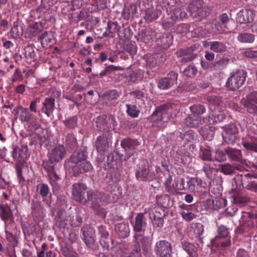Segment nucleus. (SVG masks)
Returning a JSON list of instances; mask_svg holds the SVG:
<instances>
[{
	"label": "nucleus",
	"mask_w": 257,
	"mask_h": 257,
	"mask_svg": "<svg viewBox=\"0 0 257 257\" xmlns=\"http://www.w3.org/2000/svg\"><path fill=\"white\" fill-rule=\"evenodd\" d=\"M210 9L202 0H194L188 7L187 12L190 17L200 21L210 13Z\"/></svg>",
	"instance_id": "f257e3e1"
},
{
	"label": "nucleus",
	"mask_w": 257,
	"mask_h": 257,
	"mask_svg": "<svg viewBox=\"0 0 257 257\" xmlns=\"http://www.w3.org/2000/svg\"><path fill=\"white\" fill-rule=\"evenodd\" d=\"M15 115L22 122H26L28 124L35 127L39 125L38 118L32 113L29 110L23 106H19L14 109Z\"/></svg>",
	"instance_id": "f03ea898"
},
{
	"label": "nucleus",
	"mask_w": 257,
	"mask_h": 257,
	"mask_svg": "<svg viewBox=\"0 0 257 257\" xmlns=\"http://www.w3.org/2000/svg\"><path fill=\"white\" fill-rule=\"evenodd\" d=\"M246 78V73L242 70H238L231 73L226 82L227 87L231 90H235L241 87Z\"/></svg>",
	"instance_id": "7ed1b4c3"
},
{
	"label": "nucleus",
	"mask_w": 257,
	"mask_h": 257,
	"mask_svg": "<svg viewBox=\"0 0 257 257\" xmlns=\"http://www.w3.org/2000/svg\"><path fill=\"white\" fill-rule=\"evenodd\" d=\"M72 195L75 200L84 203L91 199L85 184L82 183H75L73 185Z\"/></svg>",
	"instance_id": "20e7f679"
},
{
	"label": "nucleus",
	"mask_w": 257,
	"mask_h": 257,
	"mask_svg": "<svg viewBox=\"0 0 257 257\" xmlns=\"http://www.w3.org/2000/svg\"><path fill=\"white\" fill-rule=\"evenodd\" d=\"M238 132V128L235 124L226 125L222 132L224 141L228 144H233L237 139Z\"/></svg>",
	"instance_id": "39448f33"
},
{
	"label": "nucleus",
	"mask_w": 257,
	"mask_h": 257,
	"mask_svg": "<svg viewBox=\"0 0 257 257\" xmlns=\"http://www.w3.org/2000/svg\"><path fill=\"white\" fill-rule=\"evenodd\" d=\"M82 233V238L86 246L89 248H92L95 242V231L91 226H84L81 228Z\"/></svg>",
	"instance_id": "423d86ee"
},
{
	"label": "nucleus",
	"mask_w": 257,
	"mask_h": 257,
	"mask_svg": "<svg viewBox=\"0 0 257 257\" xmlns=\"http://www.w3.org/2000/svg\"><path fill=\"white\" fill-rule=\"evenodd\" d=\"M139 169L136 173L137 178L143 181L152 180L153 175L150 172L148 162L146 161H142L139 164Z\"/></svg>",
	"instance_id": "0eeeda50"
},
{
	"label": "nucleus",
	"mask_w": 257,
	"mask_h": 257,
	"mask_svg": "<svg viewBox=\"0 0 257 257\" xmlns=\"http://www.w3.org/2000/svg\"><path fill=\"white\" fill-rule=\"evenodd\" d=\"M82 222V218L78 215L69 216V222H66L65 219L63 220L60 217L57 220V224L61 227L69 228V227H76L80 226Z\"/></svg>",
	"instance_id": "6e6552de"
},
{
	"label": "nucleus",
	"mask_w": 257,
	"mask_h": 257,
	"mask_svg": "<svg viewBox=\"0 0 257 257\" xmlns=\"http://www.w3.org/2000/svg\"><path fill=\"white\" fill-rule=\"evenodd\" d=\"M140 145L137 140L125 139L122 141L121 146L125 152L127 159L132 156L136 152L137 148Z\"/></svg>",
	"instance_id": "1a4fd4ad"
},
{
	"label": "nucleus",
	"mask_w": 257,
	"mask_h": 257,
	"mask_svg": "<svg viewBox=\"0 0 257 257\" xmlns=\"http://www.w3.org/2000/svg\"><path fill=\"white\" fill-rule=\"evenodd\" d=\"M230 18V17L226 13H223L220 15L215 20V29L218 33H223L227 29Z\"/></svg>",
	"instance_id": "9d476101"
},
{
	"label": "nucleus",
	"mask_w": 257,
	"mask_h": 257,
	"mask_svg": "<svg viewBox=\"0 0 257 257\" xmlns=\"http://www.w3.org/2000/svg\"><path fill=\"white\" fill-rule=\"evenodd\" d=\"M66 154L63 146L59 145L53 148L49 153V161L52 163H57L63 159Z\"/></svg>",
	"instance_id": "9b49d317"
},
{
	"label": "nucleus",
	"mask_w": 257,
	"mask_h": 257,
	"mask_svg": "<svg viewBox=\"0 0 257 257\" xmlns=\"http://www.w3.org/2000/svg\"><path fill=\"white\" fill-rule=\"evenodd\" d=\"M28 152V148L27 146H22L21 147H16L12 152L13 158L17 162H24L29 158Z\"/></svg>",
	"instance_id": "f8f14e48"
},
{
	"label": "nucleus",
	"mask_w": 257,
	"mask_h": 257,
	"mask_svg": "<svg viewBox=\"0 0 257 257\" xmlns=\"http://www.w3.org/2000/svg\"><path fill=\"white\" fill-rule=\"evenodd\" d=\"M107 162L111 167L117 168L121 166L122 162L125 160L123 156L118 152H113L107 156Z\"/></svg>",
	"instance_id": "ddd939ff"
},
{
	"label": "nucleus",
	"mask_w": 257,
	"mask_h": 257,
	"mask_svg": "<svg viewBox=\"0 0 257 257\" xmlns=\"http://www.w3.org/2000/svg\"><path fill=\"white\" fill-rule=\"evenodd\" d=\"M0 217L5 222V228L7 237H8L9 236H12V233L9 232L7 229L8 224L7 221L13 217V213L10 207L8 205L0 206Z\"/></svg>",
	"instance_id": "4468645a"
},
{
	"label": "nucleus",
	"mask_w": 257,
	"mask_h": 257,
	"mask_svg": "<svg viewBox=\"0 0 257 257\" xmlns=\"http://www.w3.org/2000/svg\"><path fill=\"white\" fill-rule=\"evenodd\" d=\"M141 246L145 252H149L151 250V242L149 238L146 237H143L140 241L136 244L134 250L135 253H133L130 257H133V254H135L136 257H139L140 256V251L141 250Z\"/></svg>",
	"instance_id": "2eb2a0df"
},
{
	"label": "nucleus",
	"mask_w": 257,
	"mask_h": 257,
	"mask_svg": "<svg viewBox=\"0 0 257 257\" xmlns=\"http://www.w3.org/2000/svg\"><path fill=\"white\" fill-rule=\"evenodd\" d=\"M72 170L74 175L77 176L80 173L92 171L93 167L91 164L85 159L79 164H75L72 167Z\"/></svg>",
	"instance_id": "dca6fc26"
},
{
	"label": "nucleus",
	"mask_w": 257,
	"mask_h": 257,
	"mask_svg": "<svg viewBox=\"0 0 257 257\" xmlns=\"http://www.w3.org/2000/svg\"><path fill=\"white\" fill-rule=\"evenodd\" d=\"M253 11L248 9L240 10L237 14L236 21L240 24H246L253 20Z\"/></svg>",
	"instance_id": "f3484780"
},
{
	"label": "nucleus",
	"mask_w": 257,
	"mask_h": 257,
	"mask_svg": "<svg viewBox=\"0 0 257 257\" xmlns=\"http://www.w3.org/2000/svg\"><path fill=\"white\" fill-rule=\"evenodd\" d=\"M43 47H51L56 43V39L52 32H45L39 36Z\"/></svg>",
	"instance_id": "a211bd4d"
},
{
	"label": "nucleus",
	"mask_w": 257,
	"mask_h": 257,
	"mask_svg": "<svg viewBox=\"0 0 257 257\" xmlns=\"http://www.w3.org/2000/svg\"><path fill=\"white\" fill-rule=\"evenodd\" d=\"M178 74L171 71L162 78V89H168L174 84H176Z\"/></svg>",
	"instance_id": "6ab92c4d"
},
{
	"label": "nucleus",
	"mask_w": 257,
	"mask_h": 257,
	"mask_svg": "<svg viewBox=\"0 0 257 257\" xmlns=\"http://www.w3.org/2000/svg\"><path fill=\"white\" fill-rule=\"evenodd\" d=\"M176 55L179 57H182L181 59V62H188L193 60L197 56L194 53L192 48H188L186 49H180L176 52Z\"/></svg>",
	"instance_id": "aec40b11"
},
{
	"label": "nucleus",
	"mask_w": 257,
	"mask_h": 257,
	"mask_svg": "<svg viewBox=\"0 0 257 257\" xmlns=\"http://www.w3.org/2000/svg\"><path fill=\"white\" fill-rule=\"evenodd\" d=\"M144 213H138L134 220L132 221L134 230L136 232L141 231L146 225V219Z\"/></svg>",
	"instance_id": "412c9836"
},
{
	"label": "nucleus",
	"mask_w": 257,
	"mask_h": 257,
	"mask_svg": "<svg viewBox=\"0 0 257 257\" xmlns=\"http://www.w3.org/2000/svg\"><path fill=\"white\" fill-rule=\"evenodd\" d=\"M41 111L49 117L53 113L55 107V99L52 97L46 98L42 103Z\"/></svg>",
	"instance_id": "4be33fe9"
},
{
	"label": "nucleus",
	"mask_w": 257,
	"mask_h": 257,
	"mask_svg": "<svg viewBox=\"0 0 257 257\" xmlns=\"http://www.w3.org/2000/svg\"><path fill=\"white\" fill-rule=\"evenodd\" d=\"M184 123L188 127H197L202 124V117L191 113L185 118Z\"/></svg>",
	"instance_id": "5701e85b"
},
{
	"label": "nucleus",
	"mask_w": 257,
	"mask_h": 257,
	"mask_svg": "<svg viewBox=\"0 0 257 257\" xmlns=\"http://www.w3.org/2000/svg\"><path fill=\"white\" fill-rule=\"evenodd\" d=\"M92 8L86 7L83 8L79 14L74 13L73 14L74 16V21H79L81 20H90L91 18V14L92 13Z\"/></svg>",
	"instance_id": "b1692460"
},
{
	"label": "nucleus",
	"mask_w": 257,
	"mask_h": 257,
	"mask_svg": "<svg viewBox=\"0 0 257 257\" xmlns=\"http://www.w3.org/2000/svg\"><path fill=\"white\" fill-rule=\"evenodd\" d=\"M190 190L195 192H198L201 187H205L206 185L205 182L203 183L202 180L198 177H192L187 182Z\"/></svg>",
	"instance_id": "393cba45"
},
{
	"label": "nucleus",
	"mask_w": 257,
	"mask_h": 257,
	"mask_svg": "<svg viewBox=\"0 0 257 257\" xmlns=\"http://www.w3.org/2000/svg\"><path fill=\"white\" fill-rule=\"evenodd\" d=\"M87 155L86 152L81 150L75 151L71 155L70 161L75 164H79L86 159Z\"/></svg>",
	"instance_id": "a878e982"
},
{
	"label": "nucleus",
	"mask_w": 257,
	"mask_h": 257,
	"mask_svg": "<svg viewBox=\"0 0 257 257\" xmlns=\"http://www.w3.org/2000/svg\"><path fill=\"white\" fill-rule=\"evenodd\" d=\"M115 230L120 237L125 238L130 233L128 223L125 222L118 223L115 225Z\"/></svg>",
	"instance_id": "bb28decb"
},
{
	"label": "nucleus",
	"mask_w": 257,
	"mask_h": 257,
	"mask_svg": "<svg viewBox=\"0 0 257 257\" xmlns=\"http://www.w3.org/2000/svg\"><path fill=\"white\" fill-rule=\"evenodd\" d=\"M189 17H190L189 14L187 13L184 10L180 8L175 9L173 14L171 15L172 21L169 22V24L172 26L177 20L187 18Z\"/></svg>",
	"instance_id": "cd10ccee"
},
{
	"label": "nucleus",
	"mask_w": 257,
	"mask_h": 257,
	"mask_svg": "<svg viewBox=\"0 0 257 257\" xmlns=\"http://www.w3.org/2000/svg\"><path fill=\"white\" fill-rule=\"evenodd\" d=\"M225 154L232 160L240 162L242 160V154L241 151L230 147L227 148L225 150Z\"/></svg>",
	"instance_id": "c85d7f7f"
},
{
	"label": "nucleus",
	"mask_w": 257,
	"mask_h": 257,
	"mask_svg": "<svg viewBox=\"0 0 257 257\" xmlns=\"http://www.w3.org/2000/svg\"><path fill=\"white\" fill-rule=\"evenodd\" d=\"M174 104L167 103L162 105V121L167 122L172 116Z\"/></svg>",
	"instance_id": "c756f323"
},
{
	"label": "nucleus",
	"mask_w": 257,
	"mask_h": 257,
	"mask_svg": "<svg viewBox=\"0 0 257 257\" xmlns=\"http://www.w3.org/2000/svg\"><path fill=\"white\" fill-rule=\"evenodd\" d=\"M95 146L98 152H104L106 151L108 148L109 144L108 139L102 135L97 138Z\"/></svg>",
	"instance_id": "7c9ffc66"
},
{
	"label": "nucleus",
	"mask_w": 257,
	"mask_h": 257,
	"mask_svg": "<svg viewBox=\"0 0 257 257\" xmlns=\"http://www.w3.org/2000/svg\"><path fill=\"white\" fill-rule=\"evenodd\" d=\"M43 28L41 23L36 22L34 24L29 26L26 29V33L29 37H34L42 31Z\"/></svg>",
	"instance_id": "2f4dec72"
},
{
	"label": "nucleus",
	"mask_w": 257,
	"mask_h": 257,
	"mask_svg": "<svg viewBox=\"0 0 257 257\" xmlns=\"http://www.w3.org/2000/svg\"><path fill=\"white\" fill-rule=\"evenodd\" d=\"M181 245L183 249L185 250L190 257H197V248L194 244L186 241L182 242Z\"/></svg>",
	"instance_id": "473e14b6"
},
{
	"label": "nucleus",
	"mask_w": 257,
	"mask_h": 257,
	"mask_svg": "<svg viewBox=\"0 0 257 257\" xmlns=\"http://www.w3.org/2000/svg\"><path fill=\"white\" fill-rule=\"evenodd\" d=\"M234 203L243 205L249 201V198L240 191H235L232 196Z\"/></svg>",
	"instance_id": "72a5a7b5"
},
{
	"label": "nucleus",
	"mask_w": 257,
	"mask_h": 257,
	"mask_svg": "<svg viewBox=\"0 0 257 257\" xmlns=\"http://www.w3.org/2000/svg\"><path fill=\"white\" fill-rule=\"evenodd\" d=\"M137 12V7L135 5L125 6L122 12V16L125 20H128L133 17Z\"/></svg>",
	"instance_id": "f704fd0d"
},
{
	"label": "nucleus",
	"mask_w": 257,
	"mask_h": 257,
	"mask_svg": "<svg viewBox=\"0 0 257 257\" xmlns=\"http://www.w3.org/2000/svg\"><path fill=\"white\" fill-rule=\"evenodd\" d=\"M119 29L120 26L117 22L108 21L105 33L108 37H113Z\"/></svg>",
	"instance_id": "c9c22d12"
},
{
	"label": "nucleus",
	"mask_w": 257,
	"mask_h": 257,
	"mask_svg": "<svg viewBox=\"0 0 257 257\" xmlns=\"http://www.w3.org/2000/svg\"><path fill=\"white\" fill-rule=\"evenodd\" d=\"M212 127L203 126L199 130V133L202 137L208 141L211 140L214 136V132Z\"/></svg>",
	"instance_id": "e433bc0d"
},
{
	"label": "nucleus",
	"mask_w": 257,
	"mask_h": 257,
	"mask_svg": "<svg viewBox=\"0 0 257 257\" xmlns=\"http://www.w3.org/2000/svg\"><path fill=\"white\" fill-rule=\"evenodd\" d=\"M179 137L184 142V144H187L189 142L193 143L196 141V136L195 133L190 130L185 133H180Z\"/></svg>",
	"instance_id": "4c0bfd02"
},
{
	"label": "nucleus",
	"mask_w": 257,
	"mask_h": 257,
	"mask_svg": "<svg viewBox=\"0 0 257 257\" xmlns=\"http://www.w3.org/2000/svg\"><path fill=\"white\" fill-rule=\"evenodd\" d=\"M237 40L242 43H251L254 40V35L248 33H240L237 37Z\"/></svg>",
	"instance_id": "58836bf2"
},
{
	"label": "nucleus",
	"mask_w": 257,
	"mask_h": 257,
	"mask_svg": "<svg viewBox=\"0 0 257 257\" xmlns=\"http://www.w3.org/2000/svg\"><path fill=\"white\" fill-rule=\"evenodd\" d=\"M32 213L35 217H42L43 215V209L41 207L40 202L38 201H32Z\"/></svg>",
	"instance_id": "ea45409f"
},
{
	"label": "nucleus",
	"mask_w": 257,
	"mask_h": 257,
	"mask_svg": "<svg viewBox=\"0 0 257 257\" xmlns=\"http://www.w3.org/2000/svg\"><path fill=\"white\" fill-rule=\"evenodd\" d=\"M203 171L205 174L206 177L209 180H211L213 176L217 173V170L209 163H204L203 167Z\"/></svg>",
	"instance_id": "a19ab883"
},
{
	"label": "nucleus",
	"mask_w": 257,
	"mask_h": 257,
	"mask_svg": "<svg viewBox=\"0 0 257 257\" xmlns=\"http://www.w3.org/2000/svg\"><path fill=\"white\" fill-rule=\"evenodd\" d=\"M243 105L245 107L247 111L250 113H257V103L252 101H250L248 99L242 100Z\"/></svg>",
	"instance_id": "79ce46f5"
},
{
	"label": "nucleus",
	"mask_w": 257,
	"mask_h": 257,
	"mask_svg": "<svg viewBox=\"0 0 257 257\" xmlns=\"http://www.w3.org/2000/svg\"><path fill=\"white\" fill-rule=\"evenodd\" d=\"M226 45L222 42L213 41L211 50L216 53H223L226 51Z\"/></svg>",
	"instance_id": "37998d69"
},
{
	"label": "nucleus",
	"mask_w": 257,
	"mask_h": 257,
	"mask_svg": "<svg viewBox=\"0 0 257 257\" xmlns=\"http://www.w3.org/2000/svg\"><path fill=\"white\" fill-rule=\"evenodd\" d=\"M107 116L106 115H102L97 118L96 121V126L99 130H105L107 127H111V125L108 126L106 122Z\"/></svg>",
	"instance_id": "c03bdc74"
},
{
	"label": "nucleus",
	"mask_w": 257,
	"mask_h": 257,
	"mask_svg": "<svg viewBox=\"0 0 257 257\" xmlns=\"http://www.w3.org/2000/svg\"><path fill=\"white\" fill-rule=\"evenodd\" d=\"M25 56L27 61L30 63L35 60V53L32 46H28L25 48Z\"/></svg>",
	"instance_id": "a18cd8bd"
},
{
	"label": "nucleus",
	"mask_w": 257,
	"mask_h": 257,
	"mask_svg": "<svg viewBox=\"0 0 257 257\" xmlns=\"http://www.w3.org/2000/svg\"><path fill=\"white\" fill-rule=\"evenodd\" d=\"M229 60L227 58H222L219 60L215 62L212 67L213 70L220 71L224 69L228 63Z\"/></svg>",
	"instance_id": "49530a36"
},
{
	"label": "nucleus",
	"mask_w": 257,
	"mask_h": 257,
	"mask_svg": "<svg viewBox=\"0 0 257 257\" xmlns=\"http://www.w3.org/2000/svg\"><path fill=\"white\" fill-rule=\"evenodd\" d=\"M125 106L126 112L128 115L133 118L137 117L139 116L140 111L136 105L126 104Z\"/></svg>",
	"instance_id": "de8ad7c7"
},
{
	"label": "nucleus",
	"mask_w": 257,
	"mask_h": 257,
	"mask_svg": "<svg viewBox=\"0 0 257 257\" xmlns=\"http://www.w3.org/2000/svg\"><path fill=\"white\" fill-rule=\"evenodd\" d=\"M191 231H192L196 237H199L204 232V226L200 223H195L192 224Z\"/></svg>",
	"instance_id": "09e8293b"
},
{
	"label": "nucleus",
	"mask_w": 257,
	"mask_h": 257,
	"mask_svg": "<svg viewBox=\"0 0 257 257\" xmlns=\"http://www.w3.org/2000/svg\"><path fill=\"white\" fill-rule=\"evenodd\" d=\"M59 0H42V4L37 9L40 12H43L45 9L48 10L50 7L56 4Z\"/></svg>",
	"instance_id": "8fccbe9b"
},
{
	"label": "nucleus",
	"mask_w": 257,
	"mask_h": 257,
	"mask_svg": "<svg viewBox=\"0 0 257 257\" xmlns=\"http://www.w3.org/2000/svg\"><path fill=\"white\" fill-rule=\"evenodd\" d=\"M173 37L172 35L169 33H167L164 34L162 38V43H163V47L164 49H167L171 44L172 43Z\"/></svg>",
	"instance_id": "3c124183"
},
{
	"label": "nucleus",
	"mask_w": 257,
	"mask_h": 257,
	"mask_svg": "<svg viewBox=\"0 0 257 257\" xmlns=\"http://www.w3.org/2000/svg\"><path fill=\"white\" fill-rule=\"evenodd\" d=\"M192 114L196 115H200L206 111L205 107L201 104H194L190 107Z\"/></svg>",
	"instance_id": "603ef678"
},
{
	"label": "nucleus",
	"mask_w": 257,
	"mask_h": 257,
	"mask_svg": "<svg viewBox=\"0 0 257 257\" xmlns=\"http://www.w3.org/2000/svg\"><path fill=\"white\" fill-rule=\"evenodd\" d=\"M241 144L246 150L257 153V142H251L244 140L242 141Z\"/></svg>",
	"instance_id": "864d4df0"
},
{
	"label": "nucleus",
	"mask_w": 257,
	"mask_h": 257,
	"mask_svg": "<svg viewBox=\"0 0 257 257\" xmlns=\"http://www.w3.org/2000/svg\"><path fill=\"white\" fill-rule=\"evenodd\" d=\"M124 49L131 55H134L137 53V46L135 42H131L125 45Z\"/></svg>",
	"instance_id": "5fc2aeb1"
},
{
	"label": "nucleus",
	"mask_w": 257,
	"mask_h": 257,
	"mask_svg": "<svg viewBox=\"0 0 257 257\" xmlns=\"http://www.w3.org/2000/svg\"><path fill=\"white\" fill-rule=\"evenodd\" d=\"M77 117L75 116H72L64 120V123L68 128H74L77 124Z\"/></svg>",
	"instance_id": "6e6d98bb"
},
{
	"label": "nucleus",
	"mask_w": 257,
	"mask_h": 257,
	"mask_svg": "<svg viewBox=\"0 0 257 257\" xmlns=\"http://www.w3.org/2000/svg\"><path fill=\"white\" fill-rule=\"evenodd\" d=\"M191 212L181 211L180 214L184 220L186 221L190 222L195 219L197 217V215Z\"/></svg>",
	"instance_id": "4d7b16f0"
},
{
	"label": "nucleus",
	"mask_w": 257,
	"mask_h": 257,
	"mask_svg": "<svg viewBox=\"0 0 257 257\" xmlns=\"http://www.w3.org/2000/svg\"><path fill=\"white\" fill-rule=\"evenodd\" d=\"M225 117L226 116L223 112L217 111H214L212 114L213 122L222 121L225 118Z\"/></svg>",
	"instance_id": "13d9d810"
},
{
	"label": "nucleus",
	"mask_w": 257,
	"mask_h": 257,
	"mask_svg": "<svg viewBox=\"0 0 257 257\" xmlns=\"http://www.w3.org/2000/svg\"><path fill=\"white\" fill-rule=\"evenodd\" d=\"M15 168L16 170L17 175L18 179L19 180V182H22L25 181V179L23 176V164H21V162H17L15 166Z\"/></svg>",
	"instance_id": "bf43d9fd"
},
{
	"label": "nucleus",
	"mask_w": 257,
	"mask_h": 257,
	"mask_svg": "<svg viewBox=\"0 0 257 257\" xmlns=\"http://www.w3.org/2000/svg\"><path fill=\"white\" fill-rule=\"evenodd\" d=\"M197 68L193 65H189L187 68H186L184 70V73L185 75L188 77H193L197 73Z\"/></svg>",
	"instance_id": "052dcab7"
},
{
	"label": "nucleus",
	"mask_w": 257,
	"mask_h": 257,
	"mask_svg": "<svg viewBox=\"0 0 257 257\" xmlns=\"http://www.w3.org/2000/svg\"><path fill=\"white\" fill-rule=\"evenodd\" d=\"M201 153L200 156L201 158L204 161H211V151L209 148L201 149Z\"/></svg>",
	"instance_id": "680f3d73"
},
{
	"label": "nucleus",
	"mask_w": 257,
	"mask_h": 257,
	"mask_svg": "<svg viewBox=\"0 0 257 257\" xmlns=\"http://www.w3.org/2000/svg\"><path fill=\"white\" fill-rule=\"evenodd\" d=\"M48 171H50V173L48 175L50 179V183L52 185H55V182L59 179L60 178L54 171L53 167H50Z\"/></svg>",
	"instance_id": "e2e57ef3"
},
{
	"label": "nucleus",
	"mask_w": 257,
	"mask_h": 257,
	"mask_svg": "<svg viewBox=\"0 0 257 257\" xmlns=\"http://www.w3.org/2000/svg\"><path fill=\"white\" fill-rule=\"evenodd\" d=\"M215 210H218L225 207L226 205V200L223 198H215L214 199Z\"/></svg>",
	"instance_id": "0e129e2a"
},
{
	"label": "nucleus",
	"mask_w": 257,
	"mask_h": 257,
	"mask_svg": "<svg viewBox=\"0 0 257 257\" xmlns=\"http://www.w3.org/2000/svg\"><path fill=\"white\" fill-rule=\"evenodd\" d=\"M221 171L226 175H230L234 172V168L229 164H224L221 166Z\"/></svg>",
	"instance_id": "69168bd1"
},
{
	"label": "nucleus",
	"mask_w": 257,
	"mask_h": 257,
	"mask_svg": "<svg viewBox=\"0 0 257 257\" xmlns=\"http://www.w3.org/2000/svg\"><path fill=\"white\" fill-rule=\"evenodd\" d=\"M217 232L218 235L216 237L225 238L229 234L228 229L224 225L219 226L217 229Z\"/></svg>",
	"instance_id": "338daca9"
},
{
	"label": "nucleus",
	"mask_w": 257,
	"mask_h": 257,
	"mask_svg": "<svg viewBox=\"0 0 257 257\" xmlns=\"http://www.w3.org/2000/svg\"><path fill=\"white\" fill-rule=\"evenodd\" d=\"M62 253L65 257H77V253L69 247L63 248Z\"/></svg>",
	"instance_id": "774afa93"
}]
</instances>
